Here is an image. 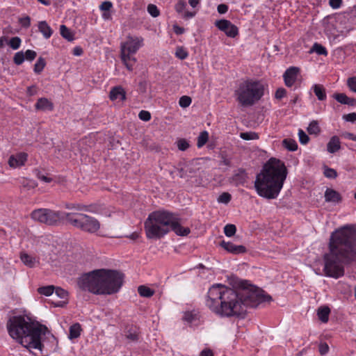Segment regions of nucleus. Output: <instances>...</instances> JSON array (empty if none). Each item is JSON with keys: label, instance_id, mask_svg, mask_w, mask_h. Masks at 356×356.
<instances>
[{"label": "nucleus", "instance_id": "1", "mask_svg": "<svg viewBox=\"0 0 356 356\" xmlns=\"http://www.w3.org/2000/svg\"><path fill=\"white\" fill-rule=\"evenodd\" d=\"M271 300L269 295L247 288L245 283L242 281L237 289L220 284L213 285L209 289L206 305L221 317L243 318L248 307H257L261 303Z\"/></svg>", "mask_w": 356, "mask_h": 356}, {"label": "nucleus", "instance_id": "2", "mask_svg": "<svg viewBox=\"0 0 356 356\" xmlns=\"http://www.w3.org/2000/svg\"><path fill=\"white\" fill-rule=\"evenodd\" d=\"M328 250L323 256L324 275L334 279L343 277L345 266L356 262L355 225H346L333 232Z\"/></svg>", "mask_w": 356, "mask_h": 356}, {"label": "nucleus", "instance_id": "3", "mask_svg": "<svg viewBox=\"0 0 356 356\" xmlns=\"http://www.w3.org/2000/svg\"><path fill=\"white\" fill-rule=\"evenodd\" d=\"M10 336L35 356L43 355L42 337L49 333L48 328L27 316H13L6 325Z\"/></svg>", "mask_w": 356, "mask_h": 356}, {"label": "nucleus", "instance_id": "4", "mask_svg": "<svg viewBox=\"0 0 356 356\" xmlns=\"http://www.w3.org/2000/svg\"><path fill=\"white\" fill-rule=\"evenodd\" d=\"M288 175L284 163L277 159L270 158L257 175L254 188L257 194L268 200L277 197Z\"/></svg>", "mask_w": 356, "mask_h": 356}, {"label": "nucleus", "instance_id": "5", "mask_svg": "<svg viewBox=\"0 0 356 356\" xmlns=\"http://www.w3.org/2000/svg\"><path fill=\"white\" fill-rule=\"evenodd\" d=\"M124 274L115 270L97 269L79 277V287L95 295H112L123 284Z\"/></svg>", "mask_w": 356, "mask_h": 356}, {"label": "nucleus", "instance_id": "6", "mask_svg": "<svg viewBox=\"0 0 356 356\" xmlns=\"http://www.w3.org/2000/svg\"><path fill=\"white\" fill-rule=\"evenodd\" d=\"M172 212L159 210L150 213L145 221L146 236L149 239H159L170 232Z\"/></svg>", "mask_w": 356, "mask_h": 356}, {"label": "nucleus", "instance_id": "7", "mask_svg": "<svg viewBox=\"0 0 356 356\" xmlns=\"http://www.w3.org/2000/svg\"><path fill=\"white\" fill-rule=\"evenodd\" d=\"M264 95V86L259 81L247 79L241 82L234 91L236 100L242 106H251Z\"/></svg>", "mask_w": 356, "mask_h": 356}, {"label": "nucleus", "instance_id": "8", "mask_svg": "<svg viewBox=\"0 0 356 356\" xmlns=\"http://www.w3.org/2000/svg\"><path fill=\"white\" fill-rule=\"evenodd\" d=\"M68 223L73 227L90 234H95L100 229V222L94 217L78 212H70Z\"/></svg>", "mask_w": 356, "mask_h": 356}, {"label": "nucleus", "instance_id": "9", "mask_svg": "<svg viewBox=\"0 0 356 356\" xmlns=\"http://www.w3.org/2000/svg\"><path fill=\"white\" fill-rule=\"evenodd\" d=\"M70 212L54 211L49 209H39L31 213V218L36 221L48 225H58L65 220L68 222Z\"/></svg>", "mask_w": 356, "mask_h": 356}, {"label": "nucleus", "instance_id": "10", "mask_svg": "<svg viewBox=\"0 0 356 356\" xmlns=\"http://www.w3.org/2000/svg\"><path fill=\"white\" fill-rule=\"evenodd\" d=\"M143 45V38L141 37L127 36V40L122 44L121 49L128 54H135Z\"/></svg>", "mask_w": 356, "mask_h": 356}, {"label": "nucleus", "instance_id": "11", "mask_svg": "<svg viewBox=\"0 0 356 356\" xmlns=\"http://www.w3.org/2000/svg\"><path fill=\"white\" fill-rule=\"evenodd\" d=\"M216 26L220 31L225 32L227 36L235 38L238 34V29L236 26L227 19H220L215 22Z\"/></svg>", "mask_w": 356, "mask_h": 356}, {"label": "nucleus", "instance_id": "12", "mask_svg": "<svg viewBox=\"0 0 356 356\" xmlns=\"http://www.w3.org/2000/svg\"><path fill=\"white\" fill-rule=\"evenodd\" d=\"M170 225V231H173L178 236H185L191 232L188 227H184L181 225L180 218L177 213H172Z\"/></svg>", "mask_w": 356, "mask_h": 356}, {"label": "nucleus", "instance_id": "13", "mask_svg": "<svg viewBox=\"0 0 356 356\" xmlns=\"http://www.w3.org/2000/svg\"><path fill=\"white\" fill-rule=\"evenodd\" d=\"M300 69L297 67H290L283 74L284 83L287 87H291L296 83Z\"/></svg>", "mask_w": 356, "mask_h": 356}, {"label": "nucleus", "instance_id": "14", "mask_svg": "<svg viewBox=\"0 0 356 356\" xmlns=\"http://www.w3.org/2000/svg\"><path fill=\"white\" fill-rule=\"evenodd\" d=\"M28 154L24 152H20L16 155H11L8 159L10 167L15 168L24 165L27 161Z\"/></svg>", "mask_w": 356, "mask_h": 356}, {"label": "nucleus", "instance_id": "15", "mask_svg": "<svg viewBox=\"0 0 356 356\" xmlns=\"http://www.w3.org/2000/svg\"><path fill=\"white\" fill-rule=\"evenodd\" d=\"M220 245L226 250L228 252L234 254H239L246 252L247 249L244 245H236L232 242H226L222 241L220 242Z\"/></svg>", "mask_w": 356, "mask_h": 356}, {"label": "nucleus", "instance_id": "16", "mask_svg": "<svg viewBox=\"0 0 356 356\" xmlns=\"http://www.w3.org/2000/svg\"><path fill=\"white\" fill-rule=\"evenodd\" d=\"M324 197L325 200L327 202L338 204L342 201V196L341 195V194L337 191L330 188H326Z\"/></svg>", "mask_w": 356, "mask_h": 356}, {"label": "nucleus", "instance_id": "17", "mask_svg": "<svg viewBox=\"0 0 356 356\" xmlns=\"http://www.w3.org/2000/svg\"><path fill=\"white\" fill-rule=\"evenodd\" d=\"M248 175L243 168L238 169L232 177V182L236 186L243 185L248 180Z\"/></svg>", "mask_w": 356, "mask_h": 356}, {"label": "nucleus", "instance_id": "18", "mask_svg": "<svg viewBox=\"0 0 356 356\" xmlns=\"http://www.w3.org/2000/svg\"><path fill=\"white\" fill-rule=\"evenodd\" d=\"M35 108L39 111H51L54 109V104L49 101L47 98L41 97L39 98L35 104Z\"/></svg>", "mask_w": 356, "mask_h": 356}, {"label": "nucleus", "instance_id": "19", "mask_svg": "<svg viewBox=\"0 0 356 356\" xmlns=\"http://www.w3.org/2000/svg\"><path fill=\"white\" fill-rule=\"evenodd\" d=\"M109 97L112 101L118 99L124 101L126 99V92L122 86H115L111 90Z\"/></svg>", "mask_w": 356, "mask_h": 356}, {"label": "nucleus", "instance_id": "20", "mask_svg": "<svg viewBox=\"0 0 356 356\" xmlns=\"http://www.w3.org/2000/svg\"><path fill=\"white\" fill-rule=\"evenodd\" d=\"M121 58L123 63L125 65L127 69L129 71H132L134 66L136 63V58L132 56L131 54L124 53V50L121 49Z\"/></svg>", "mask_w": 356, "mask_h": 356}, {"label": "nucleus", "instance_id": "21", "mask_svg": "<svg viewBox=\"0 0 356 356\" xmlns=\"http://www.w3.org/2000/svg\"><path fill=\"white\" fill-rule=\"evenodd\" d=\"M333 98L342 104L352 106L356 105V99L348 97L345 93H334Z\"/></svg>", "mask_w": 356, "mask_h": 356}, {"label": "nucleus", "instance_id": "22", "mask_svg": "<svg viewBox=\"0 0 356 356\" xmlns=\"http://www.w3.org/2000/svg\"><path fill=\"white\" fill-rule=\"evenodd\" d=\"M20 259L23 264L29 268H34L39 264V260L26 252H21Z\"/></svg>", "mask_w": 356, "mask_h": 356}, {"label": "nucleus", "instance_id": "23", "mask_svg": "<svg viewBox=\"0 0 356 356\" xmlns=\"http://www.w3.org/2000/svg\"><path fill=\"white\" fill-rule=\"evenodd\" d=\"M341 148L339 138L337 136H332L327 144V149L330 153H335Z\"/></svg>", "mask_w": 356, "mask_h": 356}, {"label": "nucleus", "instance_id": "24", "mask_svg": "<svg viewBox=\"0 0 356 356\" xmlns=\"http://www.w3.org/2000/svg\"><path fill=\"white\" fill-rule=\"evenodd\" d=\"M38 29L46 39L49 38L53 33L51 28L49 26L46 21H41L38 23Z\"/></svg>", "mask_w": 356, "mask_h": 356}, {"label": "nucleus", "instance_id": "25", "mask_svg": "<svg viewBox=\"0 0 356 356\" xmlns=\"http://www.w3.org/2000/svg\"><path fill=\"white\" fill-rule=\"evenodd\" d=\"M330 309L327 306L320 307L317 310V316L323 323H327L329 320Z\"/></svg>", "mask_w": 356, "mask_h": 356}, {"label": "nucleus", "instance_id": "26", "mask_svg": "<svg viewBox=\"0 0 356 356\" xmlns=\"http://www.w3.org/2000/svg\"><path fill=\"white\" fill-rule=\"evenodd\" d=\"M313 91L318 99L324 101L326 99L327 95L324 86L321 84H314L312 87Z\"/></svg>", "mask_w": 356, "mask_h": 356}, {"label": "nucleus", "instance_id": "27", "mask_svg": "<svg viewBox=\"0 0 356 356\" xmlns=\"http://www.w3.org/2000/svg\"><path fill=\"white\" fill-rule=\"evenodd\" d=\"M60 33L62 37L66 39L67 41L74 40V34L65 25H60Z\"/></svg>", "mask_w": 356, "mask_h": 356}, {"label": "nucleus", "instance_id": "28", "mask_svg": "<svg viewBox=\"0 0 356 356\" xmlns=\"http://www.w3.org/2000/svg\"><path fill=\"white\" fill-rule=\"evenodd\" d=\"M81 327L79 323H75L70 326L69 338L70 339L78 338L81 334Z\"/></svg>", "mask_w": 356, "mask_h": 356}, {"label": "nucleus", "instance_id": "29", "mask_svg": "<svg viewBox=\"0 0 356 356\" xmlns=\"http://www.w3.org/2000/svg\"><path fill=\"white\" fill-rule=\"evenodd\" d=\"M139 295L145 298H150L154 294V291L148 286L141 285L138 288Z\"/></svg>", "mask_w": 356, "mask_h": 356}, {"label": "nucleus", "instance_id": "30", "mask_svg": "<svg viewBox=\"0 0 356 356\" xmlns=\"http://www.w3.org/2000/svg\"><path fill=\"white\" fill-rule=\"evenodd\" d=\"M20 184L21 187L26 190L33 189L38 186L35 181L26 178H22L20 180Z\"/></svg>", "mask_w": 356, "mask_h": 356}, {"label": "nucleus", "instance_id": "31", "mask_svg": "<svg viewBox=\"0 0 356 356\" xmlns=\"http://www.w3.org/2000/svg\"><path fill=\"white\" fill-rule=\"evenodd\" d=\"M283 146L289 151H296L298 149V144L296 140L291 138H286L282 141Z\"/></svg>", "mask_w": 356, "mask_h": 356}, {"label": "nucleus", "instance_id": "32", "mask_svg": "<svg viewBox=\"0 0 356 356\" xmlns=\"http://www.w3.org/2000/svg\"><path fill=\"white\" fill-rule=\"evenodd\" d=\"M65 207L67 209H74L79 211H88V207L81 204H74V203H66L65 204Z\"/></svg>", "mask_w": 356, "mask_h": 356}, {"label": "nucleus", "instance_id": "33", "mask_svg": "<svg viewBox=\"0 0 356 356\" xmlns=\"http://www.w3.org/2000/svg\"><path fill=\"white\" fill-rule=\"evenodd\" d=\"M209 139V134L207 131H203L200 133L199 136L197 137V146L200 148L203 147Z\"/></svg>", "mask_w": 356, "mask_h": 356}, {"label": "nucleus", "instance_id": "34", "mask_svg": "<svg viewBox=\"0 0 356 356\" xmlns=\"http://www.w3.org/2000/svg\"><path fill=\"white\" fill-rule=\"evenodd\" d=\"M307 131L309 134L317 135L321 132V129L316 120H312L307 127Z\"/></svg>", "mask_w": 356, "mask_h": 356}, {"label": "nucleus", "instance_id": "35", "mask_svg": "<svg viewBox=\"0 0 356 356\" xmlns=\"http://www.w3.org/2000/svg\"><path fill=\"white\" fill-rule=\"evenodd\" d=\"M46 65L44 58L40 57L34 65V72L36 74H40Z\"/></svg>", "mask_w": 356, "mask_h": 356}, {"label": "nucleus", "instance_id": "36", "mask_svg": "<svg viewBox=\"0 0 356 356\" xmlns=\"http://www.w3.org/2000/svg\"><path fill=\"white\" fill-rule=\"evenodd\" d=\"M55 287L53 285L41 286L38 289V292L46 296H49L53 294Z\"/></svg>", "mask_w": 356, "mask_h": 356}, {"label": "nucleus", "instance_id": "37", "mask_svg": "<svg viewBox=\"0 0 356 356\" xmlns=\"http://www.w3.org/2000/svg\"><path fill=\"white\" fill-rule=\"evenodd\" d=\"M310 51L316 52L318 55L326 56L327 54V51L326 49L323 46H322L321 44H318L316 42L314 44Z\"/></svg>", "mask_w": 356, "mask_h": 356}, {"label": "nucleus", "instance_id": "38", "mask_svg": "<svg viewBox=\"0 0 356 356\" xmlns=\"http://www.w3.org/2000/svg\"><path fill=\"white\" fill-rule=\"evenodd\" d=\"M236 232V227L233 224H227L224 227V233L227 237L233 236Z\"/></svg>", "mask_w": 356, "mask_h": 356}, {"label": "nucleus", "instance_id": "39", "mask_svg": "<svg viewBox=\"0 0 356 356\" xmlns=\"http://www.w3.org/2000/svg\"><path fill=\"white\" fill-rule=\"evenodd\" d=\"M240 137L245 140H256L259 138V136L257 133L250 131V132H242L240 134Z\"/></svg>", "mask_w": 356, "mask_h": 356}, {"label": "nucleus", "instance_id": "40", "mask_svg": "<svg viewBox=\"0 0 356 356\" xmlns=\"http://www.w3.org/2000/svg\"><path fill=\"white\" fill-rule=\"evenodd\" d=\"M22 40L20 38L16 36L12 38L9 42H8V45L13 49H17L19 48L21 45Z\"/></svg>", "mask_w": 356, "mask_h": 356}, {"label": "nucleus", "instance_id": "41", "mask_svg": "<svg viewBox=\"0 0 356 356\" xmlns=\"http://www.w3.org/2000/svg\"><path fill=\"white\" fill-rule=\"evenodd\" d=\"M323 175L325 177L329 179H335L337 177V171L327 166L324 168Z\"/></svg>", "mask_w": 356, "mask_h": 356}, {"label": "nucleus", "instance_id": "42", "mask_svg": "<svg viewBox=\"0 0 356 356\" xmlns=\"http://www.w3.org/2000/svg\"><path fill=\"white\" fill-rule=\"evenodd\" d=\"M24 60V54L22 51L17 52L13 57V62L17 65H22Z\"/></svg>", "mask_w": 356, "mask_h": 356}, {"label": "nucleus", "instance_id": "43", "mask_svg": "<svg viewBox=\"0 0 356 356\" xmlns=\"http://www.w3.org/2000/svg\"><path fill=\"white\" fill-rule=\"evenodd\" d=\"M147 10L149 15L153 17H156L160 15L159 10L158 9L157 6L154 4H149L147 6Z\"/></svg>", "mask_w": 356, "mask_h": 356}, {"label": "nucleus", "instance_id": "44", "mask_svg": "<svg viewBox=\"0 0 356 356\" xmlns=\"http://www.w3.org/2000/svg\"><path fill=\"white\" fill-rule=\"evenodd\" d=\"M232 199V195L227 193L224 192L218 197V202L223 204H228Z\"/></svg>", "mask_w": 356, "mask_h": 356}, {"label": "nucleus", "instance_id": "45", "mask_svg": "<svg viewBox=\"0 0 356 356\" xmlns=\"http://www.w3.org/2000/svg\"><path fill=\"white\" fill-rule=\"evenodd\" d=\"M191 98L188 96H182L180 97L179 104V106L182 108H186L190 106L191 104Z\"/></svg>", "mask_w": 356, "mask_h": 356}, {"label": "nucleus", "instance_id": "46", "mask_svg": "<svg viewBox=\"0 0 356 356\" xmlns=\"http://www.w3.org/2000/svg\"><path fill=\"white\" fill-rule=\"evenodd\" d=\"M175 56L181 60H184L188 57V54L183 47H177Z\"/></svg>", "mask_w": 356, "mask_h": 356}, {"label": "nucleus", "instance_id": "47", "mask_svg": "<svg viewBox=\"0 0 356 356\" xmlns=\"http://www.w3.org/2000/svg\"><path fill=\"white\" fill-rule=\"evenodd\" d=\"M54 290H55V294L58 297H59L62 299H65V300H67L68 293L67 291H65V289L60 288V287L55 288Z\"/></svg>", "mask_w": 356, "mask_h": 356}, {"label": "nucleus", "instance_id": "48", "mask_svg": "<svg viewBox=\"0 0 356 356\" xmlns=\"http://www.w3.org/2000/svg\"><path fill=\"white\" fill-rule=\"evenodd\" d=\"M24 54V59L29 61L33 60L37 56V53L35 51L31 49L26 50Z\"/></svg>", "mask_w": 356, "mask_h": 356}, {"label": "nucleus", "instance_id": "49", "mask_svg": "<svg viewBox=\"0 0 356 356\" xmlns=\"http://www.w3.org/2000/svg\"><path fill=\"white\" fill-rule=\"evenodd\" d=\"M177 143L178 149L181 151H185L189 147V143L185 139H179Z\"/></svg>", "mask_w": 356, "mask_h": 356}, {"label": "nucleus", "instance_id": "50", "mask_svg": "<svg viewBox=\"0 0 356 356\" xmlns=\"http://www.w3.org/2000/svg\"><path fill=\"white\" fill-rule=\"evenodd\" d=\"M298 136H299V140H300V143L305 145L309 142V136L302 129H299Z\"/></svg>", "mask_w": 356, "mask_h": 356}, {"label": "nucleus", "instance_id": "51", "mask_svg": "<svg viewBox=\"0 0 356 356\" xmlns=\"http://www.w3.org/2000/svg\"><path fill=\"white\" fill-rule=\"evenodd\" d=\"M186 3L184 0H179L175 6V9L178 13H181L186 8Z\"/></svg>", "mask_w": 356, "mask_h": 356}, {"label": "nucleus", "instance_id": "52", "mask_svg": "<svg viewBox=\"0 0 356 356\" xmlns=\"http://www.w3.org/2000/svg\"><path fill=\"white\" fill-rule=\"evenodd\" d=\"M138 118L143 121L147 122L151 119V114L149 111L143 110L140 111Z\"/></svg>", "mask_w": 356, "mask_h": 356}, {"label": "nucleus", "instance_id": "53", "mask_svg": "<svg viewBox=\"0 0 356 356\" xmlns=\"http://www.w3.org/2000/svg\"><path fill=\"white\" fill-rule=\"evenodd\" d=\"M347 84L350 90L356 92V76L348 78Z\"/></svg>", "mask_w": 356, "mask_h": 356}, {"label": "nucleus", "instance_id": "54", "mask_svg": "<svg viewBox=\"0 0 356 356\" xmlns=\"http://www.w3.org/2000/svg\"><path fill=\"white\" fill-rule=\"evenodd\" d=\"M19 24L24 28H28L31 25V18L29 16L20 18L19 19Z\"/></svg>", "mask_w": 356, "mask_h": 356}, {"label": "nucleus", "instance_id": "55", "mask_svg": "<svg viewBox=\"0 0 356 356\" xmlns=\"http://www.w3.org/2000/svg\"><path fill=\"white\" fill-rule=\"evenodd\" d=\"M318 350L321 355H324L327 353L329 346L326 343H321L318 346Z\"/></svg>", "mask_w": 356, "mask_h": 356}, {"label": "nucleus", "instance_id": "56", "mask_svg": "<svg viewBox=\"0 0 356 356\" xmlns=\"http://www.w3.org/2000/svg\"><path fill=\"white\" fill-rule=\"evenodd\" d=\"M286 94V90L284 88H278L275 94V97L277 99H281Z\"/></svg>", "mask_w": 356, "mask_h": 356}, {"label": "nucleus", "instance_id": "57", "mask_svg": "<svg viewBox=\"0 0 356 356\" xmlns=\"http://www.w3.org/2000/svg\"><path fill=\"white\" fill-rule=\"evenodd\" d=\"M35 175L39 179L47 183H50L52 181L51 178L42 175L39 170H35Z\"/></svg>", "mask_w": 356, "mask_h": 356}, {"label": "nucleus", "instance_id": "58", "mask_svg": "<svg viewBox=\"0 0 356 356\" xmlns=\"http://www.w3.org/2000/svg\"><path fill=\"white\" fill-rule=\"evenodd\" d=\"M113 6V4L111 1H104L101 5H100V9L102 10H104V11H109L110 9L112 8Z\"/></svg>", "mask_w": 356, "mask_h": 356}, {"label": "nucleus", "instance_id": "59", "mask_svg": "<svg viewBox=\"0 0 356 356\" xmlns=\"http://www.w3.org/2000/svg\"><path fill=\"white\" fill-rule=\"evenodd\" d=\"M343 119L347 122H354L356 121V113H351L343 116Z\"/></svg>", "mask_w": 356, "mask_h": 356}, {"label": "nucleus", "instance_id": "60", "mask_svg": "<svg viewBox=\"0 0 356 356\" xmlns=\"http://www.w3.org/2000/svg\"><path fill=\"white\" fill-rule=\"evenodd\" d=\"M329 4L332 8L337 9L341 7L342 0H330Z\"/></svg>", "mask_w": 356, "mask_h": 356}, {"label": "nucleus", "instance_id": "61", "mask_svg": "<svg viewBox=\"0 0 356 356\" xmlns=\"http://www.w3.org/2000/svg\"><path fill=\"white\" fill-rule=\"evenodd\" d=\"M172 29L177 35H181L185 32L184 28L181 27V26H178L177 24H174L172 26Z\"/></svg>", "mask_w": 356, "mask_h": 356}, {"label": "nucleus", "instance_id": "62", "mask_svg": "<svg viewBox=\"0 0 356 356\" xmlns=\"http://www.w3.org/2000/svg\"><path fill=\"white\" fill-rule=\"evenodd\" d=\"M217 10L220 14H225L228 10V6L226 4L221 3L218 6Z\"/></svg>", "mask_w": 356, "mask_h": 356}, {"label": "nucleus", "instance_id": "63", "mask_svg": "<svg viewBox=\"0 0 356 356\" xmlns=\"http://www.w3.org/2000/svg\"><path fill=\"white\" fill-rule=\"evenodd\" d=\"M126 337L132 341H136L138 339V336L136 333L129 332L126 334Z\"/></svg>", "mask_w": 356, "mask_h": 356}, {"label": "nucleus", "instance_id": "64", "mask_svg": "<svg viewBox=\"0 0 356 356\" xmlns=\"http://www.w3.org/2000/svg\"><path fill=\"white\" fill-rule=\"evenodd\" d=\"M200 356H214V355H213V351L211 349L206 348V349H204L200 353Z\"/></svg>", "mask_w": 356, "mask_h": 356}]
</instances>
